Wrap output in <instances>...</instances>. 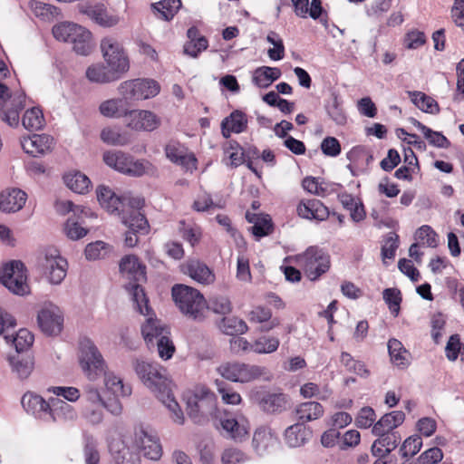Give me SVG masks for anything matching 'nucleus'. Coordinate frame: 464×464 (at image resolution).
Here are the masks:
<instances>
[{
    "instance_id": "obj_1",
    "label": "nucleus",
    "mask_w": 464,
    "mask_h": 464,
    "mask_svg": "<svg viewBox=\"0 0 464 464\" xmlns=\"http://www.w3.org/2000/svg\"><path fill=\"white\" fill-rule=\"evenodd\" d=\"M80 363L87 377L92 381L104 374L105 387L113 396L125 397L131 393L130 387L125 386L121 378L105 372V362L102 353L93 342L86 337L80 342Z\"/></svg>"
},
{
    "instance_id": "obj_2",
    "label": "nucleus",
    "mask_w": 464,
    "mask_h": 464,
    "mask_svg": "<svg viewBox=\"0 0 464 464\" xmlns=\"http://www.w3.org/2000/svg\"><path fill=\"white\" fill-rule=\"evenodd\" d=\"M120 271L126 274L130 282L126 285V289L131 295L132 301L137 306V310L140 314L149 315L151 308L149 305V299L144 292L143 287L139 284L140 281L146 280V266L135 255H127L123 256L120 262Z\"/></svg>"
},
{
    "instance_id": "obj_3",
    "label": "nucleus",
    "mask_w": 464,
    "mask_h": 464,
    "mask_svg": "<svg viewBox=\"0 0 464 464\" xmlns=\"http://www.w3.org/2000/svg\"><path fill=\"white\" fill-rule=\"evenodd\" d=\"M172 298L179 311L188 318L203 322L207 317V300L196 288L186 285H175Z\"/></svg>"
},
{
    "instance_id": "obj_4",
    "label": "nucleus",
    "mask_w": 464,
    "mask_h": 464,
    "mask_svg": "<svg viewBox=\"0 0 464 464\" xmlns=\"http://www.w3.org/2000/svg\"><path fill=\"white\" fill-rule=\"evenodd\" d=\"M8 69L0 59V77H6ZM25 94L22 92L11 93L8 87L0 82V119L11 127L19 123L20 111L24 110Z\"/></svg>"
},
{
    "instance_id": "obj_5",
    "label": "nucleus",
    "mask_w": 464,
    "mask_h": 464,
    "mask_svg": "<svg viewBox=\"0 0 464 464\" xmlns=\"http://www.w3.org/2000/svg\"><path fill=\"white\" fill-rule=\"evenodd\" d=\"M133 367L142 382L155 393L158 399L168 397L171 390L165 368L158 363L140 360L134 362Z\"/></svg>"
},
{
    "instance_id": "obj_6",
    "label": "nucleus",
    "mask_w": 464,
    "mask_h": 464,
    "mask_svg": "<svg viewBox=\"0 0 464 464\" xmlns=\"http://www.w3.org/2000/svg\"><path fill=\"white\" fill-rule=\"evenodd\" d=\"M295 261L311 281H317L331 267L329 254L318 246L307 247L295 256Z\"/></svg>"
},
{
    "instance_id": "obj_7",
    "label": "nucleus",
    "mask_w": 464,
    "mask_h": 464,
    "mask_svg": "<svg viewBox=\"0 0 464 464\" xmlns=\"http://www.w3.org/2000/svg\"><path fill=\"white\" fill-rule=\"evenodd\" d=\"M217 410L216 395L201 387L187 397V414L194 423L202 424Z\"/></svg>"
},
{
    "instance_id": "obj_8",
    "label": "nucleus",
    "mask_w": 464,
    "mask_h": 464,
    "mask_svg": "<svg viewBox=\"0 0 464 464\" xmlns=\"http://www.w3.org/2000/svg\"><path fill=\"white\" fill-rule=\"evenodd\" d=\"M67 261L56 248H48L37 260V269L53 285L61 284L67 274Z\"/></svg>"
},
{
    "instance_id": "obj_9",
    "label": "nucleus",
    "mask_w": 464,
    "mask_h": 464,
    "mask_svg": "<svg viewBox=\"0 0 464 464\" xmlns=\"http://www.w3.org/2000/svg\"><path fill=\"white\" fill-rule=\"evenodd\" d=\"M128 105L134 102L155 97L160 91V84L150 79H134L121 82L118 88Z\"/></svg>"
},
{
    "instance_id": "obj_10",
    "label": "nucleus",
    "mask_w": 464,
    "mask_h": 464,
    "mask_svg": "<svg viewBox=\"0 0 464 464\" xmlns=\"http://www.w3.org/2000/svg\"><path fill=\"white\" fill-rule=\"evenodd\" d=\"M0 282L15 295H24L29 293L26 268L20 260L10 261L2 267Z\"/></svg>"
},
{
    "instance_id": "obj_11",
    "label": "nucleus",
    "mask_w": 464,
    "mask_h": 464,
    "mask_svg": "<svg viewBox=\"0 0 464 464\" xmlns=\"http://www.w3.org/2000/svg\"><path fill=\"white\" fill-rule=\"evenodd\" d=\"M16 325V321L10 314L0 307V335L3 334L7 343L11 342L16 353H23L27 351L34 343V335L27 329H20L15 335L9 331Z\"/></svg>"
},
{
    "instance_id": "obj_12",
    "label": "nucleus",
    "mask_w": 464,
    "mask_h": 464,
    "mask_svg": "<svg viewBox=\"0 0 464 464\" xmlns=\"http://www.w3.org/2000/svg\"><path fill=\"white\" fill-rule=\"evenodd\" d=\"M217 371L230 382L244 383L259 379L265 374L266 369L258 365L234 362L222 363Z\"/></svg>"
},
{
    "instance_id": "obj_13",
    "label": "nucleus",
    "mask_w": 464,
    "mask_h": 464,
    "mask_svg": "<svg viewBox=\"0 0 464 464\" xmlns=\"http://www.w3.org/2000/svg\"><path fill=\"white\" fill-rule=\"evenodd\" d=\"M101 51L107 65L123 75L129 71L130 62L122 44L114 37L107 36L101 41Z\"/></svg>"
},
{
    "instance_id": "obj_14",
    "label": "nucleus",
    "mask_w": 464,
    "mask_h": 464,
    "mask_svg": "<svg viewBox=\"0 0 464 464\" xmlns=\"http://www.w3.org/2000/svg\"><path fill=\"white\" fill-rule=\"evenodd\" d=\"M137 451H140V457L159 460L162 456V447L159 437L140 427L135 430L133 437L130 439Z\"/></svg>"
},
{
    "instance_id": "obj_15",
    "label": "nucleus",
    "mask_w": 464,
    "mask_h": 464,
    "mask_svg": "<svg viewBox=\"0 0 464 464\" xmlns=\"http://www.w3.org/2000/svg\"><path fill=\"white\" fill-rule=\"evenodd\" d=\"M251 399L266 413L279 414L287 408V395L265 390L253 391Z\"/></svg>"
},
{
    "instance_id": "obj_16",
    "label": "nucleus",
    "mask_w": 464,
    "mask_h": 464,
    "mask_svg": "<svg viewBox=\"0 0 464 464\" xmlns=\"http://www.w3.org/2000/svg\"><path fill=\"white\" fill-rule=\"evenodd\" d=\"M109 452L115 464H141L140 451L136 450L131 440L112 439Z\"/></svg>"
},
{
    "instance_id": "obj_17",
    "label": "nucleus",
    "mask_w": 464,
    "mask_h": 464,
    "mask_svg": "<svg viewBox=\"0 0 464 464\" xmlns=\"http://www.w3.org/2000/svg\"><path fill=\"white\" fill-rule=\"evenodd\" d=\"M37 323L42 332L45 334L57 335L63 329V314L58 306L48 304L39 311Z\"/></svg>"
},
{
    "instance_id": "obj_18",
    "label": "nucleus",
    "mask_w": 464,
    "mask_h": 464,
    "mask_svg": "<svg viewBox=\"0 0 464 464\" xmlns=\"http://www.w3.org/2000/svg\"><path fill=\"white\" fill-rule=\"evenodd\" d=\"M21 404L27 413L36 418L51 419L56 421L55 409L51 408L50 402H47L42 396L33 392H26L21 399Z\"/></svg>"
},
{
    "instance_id": "obj_19",
    "label": "nucleus",
    "mask_w": 464,
    "mask_h": 464,
    "mask_svg": "<svg viewBox=\"0 0 464 464\" xmlns=\"http://www.w3.org/2000/svg\"><path fill=\"white\" fill-rule=\"evenodd\" d=\"M128 127L138 131H153L161 124V120L151 111L131 110Z\"/></svg>"
},
{
    "instance_id": "obj_20",
    "label": "nucleus",
    "mask_w": 464,
    "mask_h": 464,
    "mask_svg": "<svg viewBox=\"0 0 464 464\" xmlns=\"http://www.w3.org/2000/svg\"><path fill=\"white\" fill-rule=\"evenodd\" d=\"M184 274L201 285H210L215 281V274L203 262L198 259H189L182 266Z\"/></svg>"
},
{
    "instance_id": "obj_21",
    "label": "nucleus",
    "mask_w": 464,
    "mask_h": 464,
    "mask_svg": "<svg viewBox=\"0 0 464 464\" xmlns=\"http://www.w3.org/2000/svg\"><path fill=\"white\" fill-rule=\"evenodd\" d=\"M371 447L372 456L388 457L394 450L401 438L399 432H380Z\"/></svg>"
},
{
    "instance_id": "obj_22",
    "label": "nucleus",
    "mask_w": 464,
    "mask_h": 464,
    "mask_svg": "<svg viewBox=\"0 0 464 464\" xmlns=\"http://www.w3.org/2000/svg\"><path fill=\"white\" fill-rule=\"evenodd\" d=\"M296 211L299 217L306 219L323 221L328 218L330 212L319 199L312 198L301 200Z\"/></svg>"
},
{
    "instance_id": "obj_23",
    "label": "nucleus",
    "mask_w": 464,
    "mask_h": 464,
    "mask_svg": "<svg viewBox=\"0 0 464 464\" xmlns=\"http://www.w3.org/2000/svg\"><path fill=\"white\" fill-rule=\"evenodd\" d=\"M53 139L46 134H33L21 140L24 151L33 157L44 155L52 148Z\"/></svg>"
},
{
    "instance_id": "obj_24",
    "label": "nucleus",
    "mask_w": 464,
    "mask_h": 464,
    "mask_svg": "<svg viewBox=\"0 0 464 464\" xmlns=\"http://www.w3.org/2000/svg\"><path fill=\"white\" fill-rule=\"evenodd\" d=\"M166 157L173 163L189 169L190 165H195L197 159L194 154L188 153L184 145L176 140H170L165 146Z\"/></svg>"
},
{
    "instance_id": "obj_25",
    "label": "nucleus",
    "mask_w": 464,
    "mask_h": 464,
    "mask_svg": "<svg viewBox=\"0 0 464 464\" xmlns=\"http://www.w3.org/2000/svg\"><path fill=\"white\" fill-rule=\"evenodd\" d=\"M81 12L103 27H111L119 23V17L110 14L103 4L87 5L82 8Z\"/></svg>"
},
{
    "instance_id": "obj_26",
    "label": "nucleus",
    "mask_w": 464,
    "mask_h": 464,
    "mask_svg": "<svg viewBox=\"0 0 464 464\" xmlns=\"http://www.w3.org/2000/svg\"><path fill=\"white\" fill-rule=\"evenodd\" d=\"M27 195L20 188L4 190L0 194V210L5 213L17 212L23 208Z\"/></svg>"
},
{
    "instance_id": "obj_27",
    "label": "nucleus",
    "mask_w": 464,
    "mask_h": 464,
    "mask_svg": "<svg viewBox=\"0 0 464 464\" xmlns=\"http://www.w3.org/2000/svg\"><path fill=\"white\" fill-rule=\"evenodd\" d=\"M97 199L101 206L111 214H120L126 205V198L117 196L111 188L99 186L96 189Z\"/></svg>"
},
{
    "instance_id": "obj_28",
    "label": "nucleus",
    "mask_w": 464,
    "mask_h": 464,
    "mask_svg": "<svg viewBox=\"0 0 464 464\" xmlns=\"http://www.w3.org/2000/svg\"><path fill=\"white\" fill-rule=\"evenodd\" d=\"M277 442V437L268 427L256 429L252 440L253 448L260 456L268 453L270 450L276 446Z\"/></svg>"
},
{
    "instance_id": "obj_29",
    "label": "nucleus",
    "mask_w": 464,
    "mask_h": 464,
    "mask_svg": "<svg viewBox=\"0 0 464 464\" xmlns=\"http://www.w3.org/2000/svg\"><path fill=\"white\" fill-rule=\"evenodd\" d=\"M92 34L89 30L75 24L67 43L72 44L74 52L81 55H88L92 51Z\"/></svg>"
},
{
    "instance_id": "obj_30",
    "label": "nucleus",
    "mask_w": 464,
    "mask_h": 464,
    "mask_svg": "<svg viewBox=\"0 0 464 464\" xmlns=\"http://www.w3.org/2000/svg\"><path fill=\"white\" fill-rule=\"evenodd\" d=\"M121 218L122 223L130 229L140 232L141 235H145L149 232L150 225L145 217V214L139 209L120 210L118 214Z\"/></svg>"
},
{
    "instance_id": "obj_31",
    "label": "nucleus",
    "mask_w": 464,
    "mask_h": 464,
    "mask_svg": "<svg viewBox=\"0 0 464 464\" xmlns=\"http://www.w3.org/2000/svg\"><path fill=\"white\" fill-rule=\"evenodd\" d=\"M324 413V409L318 401H305L298 404L295 409V415L297 420V423H303L313 421L320 419Z\"/></svg>"
},
{
    "instance_id": "obj_32",
    "label": "nucleus",
    "mask_w": 464,
    "mask_h": 464,
    "mask_svg": "<svg viewBox=\"0 0 464 464\" xmlns=\"http://www.w3.org/2000/svg\"><path fill=\"white\" fill-rule=\"evenodd\" d=\"M312 437V430L303 423H295L285 430V443L291 448L304 446Z\"/></svg>"
},
{
    "instance_id": "obj_33",
    "label": "nucleus",
    "mask_w": 464,
    "mask_h": 464,
    "mask_svg": "<svg viewBox=\"0 0 464 464\" xmlns=\"http://www.w3.org/2000/svg\"><path fill=\"white\" fill-rule=\"evenodd\" d=\"M122 75L112 68L103 64H93L86 70V77L90 82L108 83L119 80Z\"/></svg>"
},
{
    "instance_id": "obj_34",
    "label": "nucleus",
    "mask_w": 464,
    "mask_h": 464,
    "mask_svg": "<svg viewBox=\"0 0 464 464\" xmlns=\"http://www.w3.org/2000/svg\"><path fill=\"white\" fill-rule=\"evenodd\" d=\"M405 420V414L401 411H393L384 414L372 429V434L380 432H396L394 430L401 425Z\"/></svg>"
},
{
    "instance_id": "obj_35",
    "label": "nucleus",
    "mask_w": 464,
    "mask_h": 464,
    "mask_svg": "<svg viewBox=\"0 0 464 464\" xmlns=\"http://www.w3.org/2000/svg\"><path fill=\"white\" fill-rule=\"evenodd\" d=\"M12 372L16 374L17 378L24 380L30 376L34 368V357L28 353H18L8 358Z\"/></svg>"
},
{
    "instance_id": "obj_36",
    "label": "nucleus",
    "mask_w": 464,
    "mask_h": 464,
    "mask_svg": "<svg viewBox=\"0 0 464 464\" xmlns=\"http://www.w3.org/2000/svg\"><path fill=\"white\" fill-rule=\"evenodd\" d=\"M127 105L122 96L121 98L109 99L100 104L99 111L107 118L129 117L131 110H129Z\"/></svg>"
},
{
    "instance_id": "obj_37",
    "label": "nucleus",
    "mask_w": 464,
    "mask_h": 464,
    "mask_svg": "<svg viewBox=\"0 0 464 464\" xmlns=\"http://www.w3.org/2000/svg\"><path fill=\"white\" fill-rule=\"evenodd\" d=\"M219 424L223 436L236 441H242L247 434L246 427L240 425L235 418H221Z\"/></svg>"
},
{
    "instance_id": "obj_38",
    "label": "nucleus",
    "mask_w": 464,
    "mask_h": 464,
    "mask_svg": "<svg viewBox=\"0 0 464 464\" xmlns=\"http://www.w3.org/2000/svg\"><path fill=\"white\" fill-rule=\"evenodd\" d=\"M412 124L422 132L424 138L429 143L436 148L448 149L450 146V141L446 136L440 131H435L425 126L416 119H411Z\"/></svg>"
},
{
    "instance_id": "obj_39",
    "label": "nucleus",
    "mask_w": 464,
    "mask_h": 464,
    "mask_svg": "<svg viewBox=\"0 0 464 464\" xmlns=\"http://www.w3.org/2000/svg\"><path fill=\"white\" fill-rule=\"evenodd\" d=\"M328 116L337 125H344L347 121L345 111L343 108V100L341 97L333 92L331 98L327 101L324 105Z\"/></svg>"
},
{
    "instance_id": "obj_40",
    "label": "nucleus",
    "mask_w": 464,
    "mask_h": 464,
    "mask_svg": "<svg viewBox=\"0 0 464 464\" xmlns=\"http://www.w3.org/2000/svg\"><path fill=\"white\" fill-rule=\"evenodd\" d=\"M66 186L75 193L84 194L89 191L92 182L90 179L80 171H74L63 176Z\"/></svg>"
},
{
    "instance_id": "obj_41",
    "label": "nucleus",
    "mask_w": 464,
    "mask_h": 464,
    "mask_svg": "<svg viewBox=\"0 0 464 464\" xmlns=\"http://www.w3.org/2000/svg\"><path fill=\"white\" fill-rule=\"evenodd\" d=\"M421 447L422 439L420 435L415 434L408 437L399 449V454L404 459L401 464H414L410 460L420 450Z\"/></svg>"
},
{
    "instance_id": "obj_42",
    "label": "nucleus",
    "mask_w": 464,
    "mask_h": 464,
    "mask_svg": "<svg viewBox=\"0 0 464 464\" xmlns=\"http://www.w3.org/2000/svg\"><path fill=\"white\" fill-rule=\"evenodd\" d=\"M408 94L411 102L422 111L431 114L440 112V106L432 97L418 91L408 92Z\"/></svg>"
},
{
    "instance_id": "obj_43",
    "label": "nucleus",
    "mask_w": 464,
    "mask_h": 464,
    "mask_svg": "<svg viewBox=\"0 0 464 464\" xmlns=\"http://www.w3.org/2000/svg\"><path fill=\"white\" fill-rule=\"evenodd\" d=\"M131 156L122 151H107L103 154V161L109 167L126 174Z\"/></svg>"
},
{
    "instance_id": "obj_44",
    "label": "nucleus",
    "mask_w": 464,
    "mask_h": 464,
    "mask_svg": "<svg viewBox=\"0 0 464 464\" xmlns=\"http://www.w3.org/2000/svg\"><path fill=\"white\" fill-rule=\"evenodd\" d=\"M388 352L391 361L394 365L400 368H405L408 366L409 362L405 356L407 350L404 348L401 342L395 338L390 339L388 342Z\"/></svg>"
},
{
    "instance_id": "obj_45",
    "label": "nucleus",
    "mask_w": 464,
    "mask_h": 464,
    "mask_svg": "<svg viewBox=\"0 0 464 464\" xmlns=\"http://www.w3.org/2000/svg\"><path fill=\"white\" fill-rule=\"evenodd\" d=\"M165 334L169 333L160 324L157 319L151 317L148 318L141 326V334L148 344L152 343L155 338H160Z\"/></svg>"
},
{
    "instance_id": "obj_46",
    "label": "nucleus",
    "mask_w": 464,
    "mask_h": 464,
    "mask_svg": "<svg viewBox=\"0 0 464 464\" xmlns=\"http://www.w3.org/2000/svg\"><path fill=\"white\" fill-rule=\"evenodd\" d=\"M151 7L159 13V17L165 21L171 20L181 7L180 0H161L151 5Z\"/></svg>"
},
{
    "instance_id": "obj_47",
    "label": "nucleus",
    "mask_w": 464,
    "mask_h": 464,
    "mask_svg": "<svg viewBox=\"0 0 464 464\" xmlns=\"http://www.w3.org/2000/svg\"><path fill=\"white\" fill-rule=\"evenodd\" d=\"M218 327L227 335L243 334L248 330L246 322L237 317H223Z\"/></svg>"
},
{
    "instance_id": "obj_48",
    "label": "nucleus",
    "mask_w": 464,
    "mask_h": 464,
    "mask_svg": "<svg viewBox=\"0 0 464 464\" xmlns=\"http://www.w3.org/2000/svg\"><path fill=\"white\" fill-rule=\"evenodd\" d=\"M212 311L217 314L226 315L231 313L232 304L227 296L216 295L207 300V313Z\"/></svg>"
},
{
    "instance_id": "obj_49",
    "label": "nucleus",
    "mask_w": 464,
    "mask_h": 464,
    "mask_svg": "<svg viewBox=\"0 0 464 464\" xmlns=\"http://www.w3.org/2000/svg\"><path fill=\"white\" fill-rule=\"evenodd\" d=\"M112 251V246L108 243L98 240L89 243L85 249L84 255L88 260H97L105 258Z\"/></svg>"
},
{
    "instance_id": "obj_50",
    "label": "nucleus",
    "mask_w": 464,
    "mask_h": 464,
    "mask_svg": "<svg viewBox=\"0 0 464 464\" xmlns=\"http://www.w3.org/2000/svg\"><path fill=\"white\" fill-rule=\"evenodd\" d=\"M101 140L111 146H124L130 142V138L127 133L121 132L116 128H104L101 131Z\"/></svg>"
},
{
    "instance_id": "obj_51",
    "label": "nucleus",
    "mask_w": 464,
    "mask_h": 464,
    "mask_svg": "<svg viewBox=\"0 0 464 464\" xmlns=\"http://www.w3.org/2000/svg\"><path fill=\"white\" fill-rule=\"evenodd\" d=\"M44 122L43 112L38 108L27 110L22 119L23 126L30 131L40 130L44 126Z\"/></svg>"
},
{
    "instance_id": "obj_52",
    "label": "nucleus",
    "mask_w": 464,
    "mask_h": 464,
    "mask_svg": "<svg viewBox=\"0 0 464 464\" xmlns=\"http://www.w3.org/2000/svg\"><path fill=\"white\" fill-rule=\"evenodd\" d=\"M156 170L155 167L151 162L147 160H134L131 156L129 167L126 171V175L131 177H141L145 174H152Z\"/></svg>"
},
{
    "instance_id": "obj_53",
    "label": "nucleus",
    "mask_w": 464,
    "mask_h": 464,
    "mask_svg": "<svg viewBox=\"0 0 464 464\" xmlns=\"http://www.w3.org/2000/svg\"><path fill=\"white\" fill-rule=\"evenodd\" d=\"M341 362L347 371L362 378H367L370 375V371L366 368L365 364L361 361L354 360L353 356L346 352L342 353Z\"/></svg>"
},
{
    "instance_id": "obj_54",
    "label": "nucleus",
    "mask_w": 464,
    "mask_h": 464,
    "mask_svg": "<svg viewBox=\"0 0 464 464\" xmlns=\"http://www.w3.org/2000/svg\"><path fill=\"white\" fill-rule=\"evenodd\" d=\"M279 340L276 337L261 336L251 345V351L256 353H271L277 350Z\"/></svg>"
},
{
    "instance_id": "obj_55",
    "label": "nucleus",
    "mask_w": 464,
    "mask_h": 464,
    "mask_svg": "<svg viewBox=\"0 0 464 464\" xmlns=\"http://www.w3.org/2000/svg\"><path fill=\"white\" fill-rule=\"evenodd\" d=\"M217 390L226 404L238 405L242 401L240 394L228 387L223 381L216 380Z\"/></svg>"
},
{
    "instance_id": "obj_56",
    "label": "nucleus",
    "mask_w": 464,
    "mask_h": 464,
    "mask_svg": "<svg viewBox=\"0 0 464 464\" xmlns=\"http://www.w3.org/2000/svg\"><path fill=\"white\" fill-rule=\"evenodd\" d=\"M224 121L225 123H228L230 130L235 133H241L245 131L247 127L246 113L238 110L232 111L229 116L224 119Z\"/></svg>"
},
{
    "instance_id": "obj_57",
    "label": "nucleus",
    "mask_w": 464,
    "mask_h": 464,
    "mask_svg": "<svg viewBox=\"0 0 464 464\" xmlns=\"http://www.w3.org/2000/svg\"><path fill=\"white\" fill-rule=\"evenodd\" d=\"M382 297L391 312L397 316L402 300L401 291L398 288H386L382 293Z\"/></svg>"
},
{
    "instance_id": "obj_58",
    "label": "nucleus",
    "mask_w": 464,
    "mask_h": 464,
    "mask_svg": "<svg viewBox=\"0 0 464 464\" xmlns=\"http://www.w3.org/2000/svg\"><path fill=\"white\" fill-rule=\"evenodd\" d=\"M64 233L72 240L82 238L88 233V230L82 227L75 218H69L64 224Z\"/></svg>"
},
{
    "instance_id": "obj_59",
    "label": "nucleus",
    "mask_w": 464,
    "mask_h": 464,
    "mask_svg": "<svg viewBox=\"0 0 464 464\" xmlns=\"http://www.w3.org/2000/svg\"><path fill=\"white\" fill-rule=\"evenodd\" d=\"M376 414L372 407L366 406L360 410L355 418V425L360 429H368L374 425Z\"/></svg>"
},
{
    "instance_id": "obj_60",
    "label": "nucleus",
    "mask_w": 464,
    "mask_h": 464,
    "mask_svg": "<svg viewBox=\"0 0 464 464\" xmlns=\"http://www.w3.org/2000/svg\"><path fill=\"white\" fill-rule=\"evenodd\" d=\"M250 230L256 238L270 235L274 230L272 218L269 215H265L255 226L250 227Z\"/></svg>"
},
{
    "instance_id": "obj_61",
    "label": "nucleus",
    "mask_w": 464,
    "mask_h": 464,
    "mask_svg": "<svg viewBox=\"0 0 464 464\" xmlns=\"http://www.w3.org/2000/svg\"><path fill=\"white\" fill-rule=\"evenodd\" d=\"M304 189L309 193L325 197L328 194V188L324 183H319L318 179L314 177H305L302 182Z\"/></svg>"
},
{
    "instance_id": "obj_62",
    "label": "nucleus",
    "mask_w": 464,
    "mask_h": 464,
    "mask_svg": "<svg viewBox=\"0 0 464 464\" xmlns=\"http://www.w3.org/2000/svg\"><path fill=\"white\" fill-rule=\"evenodd\" d=\"M415 237L419 240H426L424 244L429 247H436L438 246V235L432 227L428 225H423L419 227L415 233Z\"/></svg>"
},
{
    "instance_id": "obj_63",
    "label": "nucleus",
    "mask_w": 464,
    "mask_h": 464,
    "mask_svg": "<svg viewBox=\"0 0 464 464\" xmlns=\"http://www.w3.org/2000/svg\"><path fill=\"white\" fill-rule=\"evenodd\" d=\"M443 459V452L438 447L430 448L422 452L414 464H437Z\"/></svg>"
},
{
    "instance_id": "obj_64",
    "label": "nucleus",
    "mask_w": 464,
    "mask_h": 464,
    "mask_svg": "<svg viewBox=\"0 0 464 464\" xmlns=\"http://www.w3.org/2000/svg\"><path fill=\"white\" fill-rule=\"evenodd\" d=\"M322 152L328 157H337L342 150L341 143L335 137L328 136L321 142Z\"/></svg>"
}]
</instances>
